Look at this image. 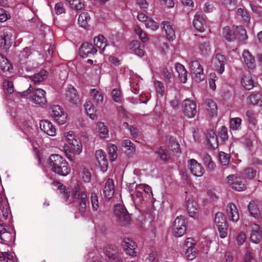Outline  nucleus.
Here are the masks:
<instances>
[{
    "label": "nucleus",
    "instance_id": "nucleus-1",
    "mask_svg": "<svg viewBox=\"0 0 262 262\" xmlns=\"http://www.w3.org/2000/svg\"><path fill=\"white\" fill-rule=\"evenodd\" d=\"M63 137L66 143L62 146L63 151L70 161L75 162L76 157L82 151V142L73 131L64 133Z\"/></svg>",
    "mask_w": 262,
    "mask_h": 262
},
{
    "label": "nucleus",
    "instance_id": "nucleus-2",
    "mask_svg": "<svg viewBox=\"0 0 262 262\" xmlns=\"http://www.w3.org/2000/svg\"><path fill=\"white\" fill-rule=\"evenodd\" d=\"M48 164L52 171L60 176H67L71 170L68 162L58 154L51 155L48 159Z\"/></svg>",
    "mask_w": 262,
    "mask_h": 262
},
{
    "label": "nucleus",
    "instance_id": "nucleus-3",
    "mask_svg": "<svg viewBox=\"0 0 262 262\" xmlns=\"http://www.w3.org/2000/svg\"><path fill=\"white\" fill-rule=\"evenodd\" d=\"M46 94L43 89L33 88L31 85L27 91L20 93L21 96H27L30 101L38 105L45 104L47 102Z\"/></svg>",
    "mask_w": 262,
    "mask_h": 262
},
{
    "label": "nucleus",
    "instance_id": "nucleus-4",
    "mask_svg": "<svg viewBox=\"0 0 262 262\" xmlns=\"http://www.w3.org/2000/svg\"><path fill=\"white\" fill-rule=\"evenodd\" d=\"M71 200L74 203H79L80 210L83 212L86 207L87 194L84 190L76 184L72 190Z\"/></svg>",
    "mask_w": 262,
    "mask_h": 262
},
{
    "label": "nucleus",
    "instance_id": "nucleus-5",
    "mask_svg": "<svg viewBox=\"0 0 262 262\" xmlns=\"http://www.w3.org/2000/svg\"><path fill=\"white\" fill-rule=\"evenodd\" d=\"M187 230L186 223L185 217L183 216H178L174 221L171 228L173 236L180 237L184 235Z\"/></svg>",
    "mask_w": 262,
    "mask_h": 262
},
{
    "label": "nucleus",
    "instance_id": "nucleus-6",
    "mask_svg": "<svg viewBox=\"0 0 262 262\" xmlns=\"http://www.w3.org/2000/svg\"><path fill=\"white\" fill-rule=\"evenodd\" d=\"M114 212L117 223L121 226H125L129 223L130 217L127 210L122 205H116L115 206Z\"/></svg>",
    "mask_w": 262,
    "mask_h": 262
},
{
    "label": "nucleus",
    "instance_id": "nucleus-7",
    "mask_svg": "<svg viewBox=\"0 0 262 262\" xmlns=\"http://www.w3.org/2000/svg\"><path fill=\"white\" fill-rule=\"evenodd\" d=\"M51 115L54 120L59 125H63L67 122V114L62 107L58 105H54L51 107Z\"/></svg>",
    "mask_w": 262,
    "mask_h": 262
},
{
    "label": "nucleus",
    "instance_id": "nucleus-8",
    "mask_svg": "<svg viewBox=\"0 0 262 262\" xmlns=\"http://www.w3.org/2000/svg\"><path fill=\"white\" fill-rule=\"evenodd\" d=\"M104 253L110 262H123L119 254V249L115 245H107L104 249Z\"/></svg>",
    "mask_w": 262,
    "mask_h": 262
},
{
    "label": "nucleus",
    "instance_id": "nucleus-9",
    "mask_svg": "<svg viewBox=\"0 0 262 262\" xmlns=\"http://www.w3.org/2000/svg\"><path fill=\"white\" fill-rule=\"evenodd\" d=\"M196 240L193 237H188L185 242V245L187 249L185 252V257L188 260L195 259L196 255Z\"/></svg>",
    "mask_w": 262,
    "mask_h": 262
},
{
    "label": "nucleus",
    "instance_id": "nucleus-10",
    "mask_svg": "<svg viewBox=\"0 0 262 262\" xmlns=\"http://www.w3.org/2000/svg\"><path fill=\"white\" fill-rule=\"evenodd\" d=\"M122 248L125 253L131 257H136L137 256L136 251L138 246L137 243L132 239L125 237L123 239Z\"/></svg>",
    "mask_w": 262,
    "mask_h": 262
},
{
    "label": "nucleus",
    "instance_id": "nucleus-11",
    "mask_svg": "<svg viewBox=\"0 0 262 262\" xmlns=\"http://www.w3.org/2000/svg\"><path fill=\"white\" fill-rule=\"evenodd\" d=\"M227 183L236 191H243L246 188L245 182L242 178L233 174L230 175L227 177Z\"/></svg>",
    "mask_w": 262,
    "mask_h": 262
},
{
    "label": "nucleus",
    "instance_id": "nucleus-12",
    "mask_svg": "<svg viewBox=\"0 0 262 262\" xmlns=\"http://www.w3.org/2000/svg\"><path fill=\"white\" fill-rule=\"evenodd\" d=\"M95 158L101 170L103 172L106 171L108 164L105 152L102 149L97 150L95 152Z\"/></svg>",
    "mask_w": 262,
    "mask_h": 262
},
{
    "label": "nucleus",
    "instance_id": "nucleus-13",
    "mask_svg": "<svg viewBox=\"0 0 262 262\" xmlns=\"http://www.w3.org/2000/svg\"><path fill=\"white\" fill-rule=\"evenodd\" d=\"M226 214L229 220L236 222L239 220V213L236 206L232 203L228 204L226 208Z\"/></svg>",
    "mask_w": 262,
    "mask_h": 262
},
{
    "label": "nucleus",
    "instance_id": "nucleus-14",
    "mask_svg": "<svg viewBox=\"0 0 262 262\" xmlns=\"http://www.w3.org/2000/svg\"><path fill=\"white\" fill-rule=\"evenodd\" d=\"M185 108L184 113L188 118H192L195 116L196 111V104L195 102L189 99H186L184 101Z\"/></svg>",
    "mask_w": 262,
    "mask_h": 262
},
{
    "label": "nucleus",
    "instance_id": "nucleus-15",
    "mask_svg": "<svg viewBox=\"0 0 262 262\" xmlns=\"http://www.w3.org/2000/svg\"><path fill=\"white\" fill-rule=\"evenodd\" d=\"M40 129L47 135L51 136L56 135V129L55 126L48 120H42L40 123Z\"/></svg>",
    "mask_w": 262,
    "mask_h": 262
},
{
    "label": "nucleus",
    "instance_id": "nucleus-16",
    "mask_svg": "<svg viewBox=\"0 0 262 262\" xmlns=\"http://www.w3.org/2000/svg\"><path fill=\"white\" fill-rule=\"evenodd\" d=\"M246 115L249 123L253 126V129H252L248 132V135L250 138L255 137V132L258 129L255 126L256 124V120L254 116L255 114L253 111L249 110L246 112Z\"/></svg>",
    "mask_w": 262,
    "mask_h": 262
},
{
    "label": "nucleus",
    "instance_id": "nucleus-17",
    "mask_svg": "<svg viewBox=\"0 0 262 262\" xmlns=\"http://www.w3.org/2000/svg\"><path fill=\"white\" fill-rule=\"evenodd\" d=\"M206 140L210 148L214 149L218 147L219 143L217 136L213 130L207 131L206 134Z\"/></svg>",
    "mask_w": 262,
    "mask_h": 262
},
{
    "label": "nucleus",
    "instance_id": "nucleus-18",
    "mask_svg": "<svg viewBox=\"0 0 262 262\" xmlns=\"http://www.w3.org/2000/svg\"><path fill=\"white\" fill-rule=\"evenodd\" d=\"M162 25L167 39L173 41L176 38V35L175 30L172 24L169 21H165L162 23Z\"/></svg>",
    "mask_w": 262,
    "mask_h": 262
},
{
    "label": "nucleus",
    "instance_id": "nucleus-19",
    "mask_svg": "<svg viewBox=\"0 0 262 262\" xmlns=\"http://www.w3.org/2000/svg\"><path fill=\"white\" fill-rule=\"evenodd\" d=\"M97 52V49L92 44L85 42L81 45L79 50V54L80 56L84 57V56H89L90 54H94Z\"/></svg>",
    "mask_w": 262,
    "mask_h": 262
},
{
    "label": "nucleus",
    "instance_id": "nucleus-20",
    "mask_svg": "<svg viewBox=\"0 0 262 262\" xmlns=\"http://www.w3.org/2000/svg\"><path fill=\"white\" fill-rule=\"evenodd\" d=\"M205 107L210 117L212 118L217 115V105L212 99H207L204 103Z\"/></svg>",
    "mask_w": 262,
    "mask_h": 262
},
{
    "label": "nucleus",
    "instance_id": "nucleus-21",
    "mask_svg": "<svg viewBox=\"0 0 262 262\" xmlns=\"http://www.w3.org/2000/svg\"><path fill=\"white\" fill-rule=\"evenodd\" d=\"M114 183L112 179H108L105 184L103 194L107 199H110L114 194Z\"/></svg>",
    "mask_w": 262,
    "mask_h": 262
},
{
    "label": "nucleus",
    "instance_id": "nucleus-22",
    "mask_svg": "<svg viewBox=\"0 0 262 262\" xmlns=\"http://www.w3.org/2000/svg\"><path fill=\"white\" fill-rule=\"evenodd\" d=\"M128 49L130 52L137 56L142 57L144 55V52L141 49L140 43L138 40L131 41L128 46Z\"/></svg>",
    "mask_w": 262,
    "mask_h": 262
},
{
    "label": "nucleus",
    "instance_id": "nucleus-23",
    "mask_svg": "<svg viewBox=\"0 0 262 262\" xmlns=\"http://www.w3.org/2000/svg\"><path fill=\"white\" fill-rule=\"evenodd\" d=\"M244 62L247 67L250 69H254L255 67V61L254 57L248 50H245L243 53Z\"/></svg>",
    "mask_w": 262,
    "mask_h": 262
},
{
    "label": "nucleus",
    "instance_id": "nucleus-24",
    "mask_svg": "<svg viewBox=\"0 0 262 262\" xmlns=\"http://www.w3.org/2000/svg\"><path fill=\"white\" fill-rule=\"evenodd\" d=\"M261 231L258 225L255 224L252 227L250 239L255 244H258L261 239Z\"/></svg>",
    "mask_w": 262,
    "mask_h": 262
},
{
    "label": "nucleus",
    "instance_id": "nucleus-25",
    "mask_svg": "<svg viewBox=\"0 0 262 262\" xmlns=\"http://www.w3.org/2000/svg\"><path fill=\"white\" fill-rule=\"evenodd\" d=\"M48 72L46 70H41L39 73L30 77V79L35 84H39L45 81L48 77Z\"/></svg>",
    "mask_w": 262,
    "mask_h": 262
},
{
    "label": "nucleus",
    "instance_id": "nucleus-26",
    "mask_svg": "<svg viewBox=\"0 0 262 262\" xmlns=\"http://www.w3.org/2000/svg\"><path fill=\"white\" fill-rule=\"evenodd\" d=\"M247 103L250 105H262V92L253 93L247 99Z\"/></svg>",
    "mask_w": 262,
    "mask_h": 262
},
{
    "label": "nucleus",
    "instance_id": "nucleus-27",
    "mask_svg": "<svg viewBox=\"0 0 262 262\" xmlns=\"http://www.w3.org/2000/svg\"><path fill=\"white\" fill-rule=\"evenodd\" d=\"M201 158L204 165L207 170L212 171L215 167V164L212 160L211 156L207 153H204L201 155Z\"/></svg>",
    "mask_w": 262,
    "mask_h": 262
},
{
    "label": "nucleus",
    "instance_id": "nucleus-28",
    "mask_svg": "<svg viewBox=\"0 0 262 262\" xmlns=\"http://www.w3.org/2000/svg\"><path fill=\"white\" fill-rule=\"evenodd\" d=\"M84 109L87 115L92 120H96L97 115L96 114V110L92 104V102L88 100L84 104Z\"/></svg>",
    "mask_w": 262,
    "mask_h": 262
},
{
    "label": "nucleus",
    "instance_id": "nucleus-29",
    "mask_svg": "<svg viewBox=\"0 0 262 262\" xmlns=\"http://www.w3.org/2000/svg\"><path fill=\"white\" fill-rule=\"evenodd\" d=\"M187 210L190 217L195 219L196 217V202L193 199H189L187 202Z\"/></svg>",
    "mask_w": 262,
    "mask_h": 262
},
{
    "label": "nucleus",
    "instance_id": "nucleus-30",
    "mask_svg": "<svg viewBox=\"0 0 262 262\" xmlns=\"http://www.w3.org/2000/svg\"><path fill=\"white\" fill-rule=\"evenodd\" d=\"M175 69L180 80L183 83H185L187 79V73L185 67L182 64L177 63L175 65Z\"/></svg>",
    "mask_w": 262,
    "mask_h": 262
},
{
    "label": "nucleus",
    "instance_id": "nucleus-31",
    "mask_svg": "<svg viewBox=\"0 0 262 262\" xmlns=\"http://www.w3.org/2000/svg\"><path fill=\"white\" fill-rule=\"evenodd\" d=\"M241 84L246 90H250L255 86L252 77L250 74L243 76L241 79Z\"/></svg>",
    "mask_w": 262,
    "mask_h": 262
},
{
    "label": "nucleus",
    "instance_id": "nucleus-32",
    "mask_svg": "<svg viewBox=\"0 0 262 262\" xmlns=\"http://www.w3.org/2000/svg\"><path fill=\"white\" fill-rule=\"evenodd\" d=\"M11 42L10 40V36L8 34L3 33L0 36V49L2 51L7 52L11 47Z\"/></svg>",
    "mask_w": 262,
    "mask_h": 262
},
{
    "label": "nucleus",
    "instance_id": "nucleus-33",
    "mask_svg": "<svg viewBox=\"0 0 262 262\" xmlns=\"http://www.w3.org/2000/svg\"><path fill=\"white\" fill-rule=\"evenodd\" d=\"M248 210L250 214L255 218L260 216V210L258 204L256 201H251L248 206Z\"/></svg>",
    "mask_w": 262,
    "mask_h": 262
},
{
    "label": "nucleus",
    "instance_id": "nucleus-34",
    "mask_svg": "<svg viewBox=\"0 0 262 262\" xmlns=\"http://www.w3.org/2000/svg\"><path fill=\"white\" fill-rule=\"evenodd\" d=\"M90 96L92 99L98 104H102L103 101V95L102 93L96 89H92L91 90Z\"/></svg>",
    "mask_w": 262,
    "mask_h": 262
},
{
    "label": "nucleus",
    "instance_id": "nucleus-35",
    "mask_svg": "<svg viewBox=\"0 0 262 262\" xmlns=\"http://www.w3.org/2000/svg\"><path fill=\"white\" fill-rule=\"evenodd\" d=\"M0 68L3 72H10L13 69L8 59L1 54H0Z\"/></svg>",
    "mask_w": 262,
    "mask_h": 262
},
{
    "label": "nucleus",
    "instance_id": "nucleus-36",
    "mask_svg": "<svg viewBox=\"0 0 262 262\" xmlns=\"http://www.w3.org/2000/svg\"><path fill=\"white\" fill-rule=\"evenodd\" d=\"M97 133L101 138H106L108 136V129L102 122L97 124Z\"/></svg>",
    "mask_w": 262,
    "mask_h": 262
},
{
    "label": "nucleus",
    "instance_id": "nucleus-37",
    "mask_svg": "<svg viewBox=\"0 0 262 262\" xmlns=\"http://www.w3.org/2000/svg\"><path fill=\"white\" fill-rule=\"evenodd\" d=\"M90 17L88 12L81 13L78 17V21L80 27L86 28L88 26V21Z\"/></svg>",
    "mask_w": 262,
    "mask_h": 262
},
{
    "label": "nucleus",
    "instance_id": "nucleus-38",
    "mask_svg": "<svg viewBox=\"0 0 262 262\" xmlns=\"http://www.w3.org/2000/svg\"><path fill=\"white\" fill-rule=\"evenodd\" d=\"M94 45L102 51L106 46V40L103 36L99 35L94 38Z\"/></svg>",
    "mask_w": 262,
    "mask_h": 262
},
{
    "label": "nucleus",
    "instance_id": "nucleus-39",
    "mask_svg": "<svg viewBox=\"0 0 262 262\" xmlns=\"http://www.w3.org/2000/svg\"><path fill=\"white\" fill-rule=\"evenodd\" d=\"M216 59L220 64V68L217 70V72L221 74L225 70V64L226 63V57L220 53H217L216 55Z\"/></svg>",
    "mask_w": 262,
    "mask_h": 262
},
{
    "label": "nucleus",
    "instance_id": "nucleus-40",
    "mask_svg": "<svg viewBox=\"0 0 262 262\" xmlns=\"http://www.w3.org/2000/svg\"><path fill=\"white\" fill-rule=\"evenodd\" d=\"M214 222L217 227L225 226V225L227 224L224 214L221 212H218L215 214Z\"/></svg>",
    "mask_w": 262,
    "mask_h": 262
},
{
    "label": "nucleus",
    "instance_id": "nucleus-41",
    "mask_svg": "<svg viewBox=\"0 0 262 262\" xmlns=\"http://www.w3.org/2000/svg\"><path fill=\"white\" fill-rule=\"evenodd\" d=\"M91 207H92L93 211H94V212L98 211L99 209V207H100V205H99L98 195L95 192H93L91 194Z\"/></svg>",
    "mask_w": 262,
    "mask_h": 262
},
{
    "label": "nucleus",
    "instance_id": "nucleus-42",
    "mask_svg": "<svg viewBox=\"0 0 262 262\" xmlns=\"http://www.w3.org/2000/svg\"><path fill=\"white\" fill-rule=\"evenodd\" d=\"M9 249L7 251L0 252V262H10L14 258V255L12 253H9Z\"/></svg>",
    "mask_w": 262,
    "mask_h": 262
},
{
    "label": "nucleus",
    "instance_id": "nucleus-43",
    "mask_svg": "<svg viewBox=\"0 0 262 262\" xmlns=\"http://www.w3.org/2000/svg\"><path fill=\"white\" fill-rule=\"evenodd\" d=\"M135 33L138 36L139 38L143 42L148 40V37L145 32L139 26H136L134 29Z\"/></svg>",
    "mask_w": 262,
    "mask_h": 262
},
{
    "label": "nucleus",
    "instance_id": "nucleus-44",
    "mask_svg": "<svg viewBox=\"0 0 262 262\" xmlns=\"http://www.w3.org/2000/svg\"><path fill=\"white\" fill-rule=\"evenodd\" d=\"M223 34L225 38L229 41H233L235 38L234 33L229 27H226L223 29Z\"/></svg>",
    "mask_w": 262,
    "mask_h": 262
},
{
    "label": "nucleus",
    "instance_id": "nucleus-45",
    "mask_svg": "<svg viewBox=\"0 0 262 262\" xmlns=\"http://www.w3.org/2000/svg\"><path fill=\"white\" fill-rule=\"evenodd\" d=\"M108 153L112 161H115L117 158V147L116 145L111 144L108 146Z\"/></svg>",
    "mask_w": 262,
    "mask_h": 262
},
{
    "label": "nucleus",
    "instance_id": "nucleus-46",
    "mask_svg": "<svg viewBox=\"0 0 262 262\" xmlns=\"http://www.w3.org/2000/svg\"><path fill=\"white\" fill-rule=\"evenodd\" d=\"M70 5L72 8L77 10H81L84 8V4L82 3L81 0H66Z\"/></svg>",
    "mask_w": 262,
    "mask_h": 262
},
{
    "label": "nucleus",
    "instance_id": "nucleus-47",
    "mask_svg": "<svg viewBox=\"0 0 262 262\" xmlns=\"http://www.w3.org/2000/svg\"><path fill=\"white\" fill-rule=\"evenodd\" d=\"M210 241L207 238H204L200 243V247L201 248V252L207 254L209 250Z\"/></svg>",
    "mask_w": 262,
    "mask_h": 262
},
{
    "label": "nucleus",
    "instance_id": "nucleus-48",
    "mask_svg": "<svg viewBox=\"0 0 262 262\" xmlns=\"http://www.w3.org/2000/svg\"><path fill=\"white\" fill-rule=\"evenodd\" d=\"M207 27L206 20L202 16L198 15V31L203 32Z\"/></svg>",
    "mask_w": 262,
    "mask_h": 262
},
{
    "label": "nucleus",
    "instance_id": "nucleus-49",
    "mask_svg": "<svg viewBox=\"0 0 262 262\" xmlns=\"http://www.w3.org/2000/svg\"><path fill=\"white\" fill-rule=\"evenodd\" d=\"M122 145L130 153H133L135 151V146L134 144L129 140L126 139L123 141Z\"/></svg>",
    "mask_w": 262,
    "mask_h": 262
},
{
    "label": "nucleus",
    "instance_id": "nucleus-50",
    "mask_svg": "<svg viewBox=\"0 0 262 262\" xmlns=\"http://www.w3.org/2000/svg\"><path fill=\"white\" fill-rule=\"evenodd\" d=\"M154 86L157 93L163 96L165 93V88L163 84L160 81H155Z\"/></svg>",
    "mask_w": 262,
    "mask_h": 262
},
{
    "label": "nucleus",
    "instance_id": "nucleus-51",
    "mask_svg": "<svg viewBox=\"0 0 262 262\" xmlns=\"http://www.w3.org/2000/svg\"><path fill=\"white\" fill-rule=\"evenodd\" d=\"M145 27L152 31H156L159 28V25L154 19L150 18L147 19V21L144 24Z\"/></svg>",
    "mask_w": 262,
    "mask_h": 262
},
{
    "label": "nucleus",
    "instance_id": "nucleus-52",
    "mask_svg": "<svg viewBox=\"0 0 262 262\" xmlns=\"http://www.w3.org/2000/svg\"><path fill=\"white\" fill-rule=\"evenodd\" d=\"M219 160L220 163L223 165H227L230 160V155L224 152L219 153Z\"/></svg>",
    "mask_w": 262,
    "mask_h": 262
},
{
    "label": "nucleus",
    "instance_id": "nucleus-53",
    "mask_svg": "<svg viewBox=\"0 0 262 262\" xmlns=\"http://www.w3.org/2000/svg\"><path fill=\"white\" fill-rule=\"evenodd\" d=\"M237 14L241 16L246 23H248L250 19V16L246 10L242 8L238 9Z\"/></svg>",
    "mask_w": 262,
    "mask_h": 262
},
{
    "label": "nucleus",
    "instance_id": "nucleus-54",
    "mask_svg": "<svg viewBox=\"0 0 262 262\" xmlns=\"http://www.w3.org/2000/svg\"><path fill=\"white\" fill-rule=\"evenodd\" d=\"M4 91L7 94H12L14 92L13 84L12 82L5 80L3 82Z\"/></svg>",
    "mask_w": 262,
    "mask_h": 262
},
{
    "label": "nucleus",
    "instance_id": "nucleus-55",
    "mask_svg": "<svg viewBox=\"0 0 262 262\" xmlns=\"http://www.w3.org/2000/svg\"><path fill=\"white\" fill-rule=\"evenodd\" d=\"M113 100L116 102H120L122 100V93L119 89H114L112 93Z\"/></svg>",
    "mask_w": 262,
    "mask_h": 262
},
{
    "label": "nucleus",
    "instance_id": "nucleus-56",
    "mask_svg": "<svg viewBox=\"0 0 262 262\" xmlns=\"http://www.w3.org/2000/svg\"><path fill=\"white\" fill-rule=\"evenodd\" d=\"M157 152L162 160H166L169 158V156L167 154V150L164 147H160Z\"/></svg>",
    "mask_w": 262,
    "mask_h": 262
},
{
    "label": "nucleus",
    "instance_id": "nucleus-57",
    "mask_svg": "<svg viewBox=\"0 0 262 262\" xmlns=\"http://www.w3.org/2000/svg\"><path fill=\"white\" fill-rule=\"evenodd\" d=\"M14 236L7 230L4 232V233L1 237L0 239H1L4 242L6 243H11L13 241Z\"/></svg>",
    "mask_w": 262,
    "mask_h": 262
},
{
    "label": "nucleus",
    "instance_id": "nucleus-58",
    "mask_svg": "<svg viewBox=\"0 0 262 262\" xmlns=\"http://www.w3.org/2000/svg\"><path fill=\"white\" fill-rule=\"evenodd\" d=\"M242 119L239 118H232L230 120V127L234 130L237 129L241 126Z\"/></svg>",
    "mask_w": 262,
    "mask_h": 262
},
{
    "label": "nucleus",
    "instance_id": "nucleus-59",
    "mask_svg": "<svg viewBox=\"0 0 262 262\" xmlns=\"http://www.w3.org/2000/svg\"><path fill=\"white\" fill-rule=\"evenodd\" d=\"M188 168L190 171V172L194 176H196V161L194 159H191L189 161Z\"/></svg>",
    "mask_w": 262,
    "mask_h": 262
},
{
    "label": "nucleus",
    "instance_id": "nucleus-60",
    "mask_svg": "<svg viewBox=\"0 0 262 262\" xmlns=\"http://www.w3.org/2000/svg\"><path fill=\"white\" fill-rule=\"evenodd\" d=\"M216 76L215 73H212L210 74V78L209 79V84L211 89L214 91L216 89L215 78Z\"/></svg>",
    "mask_w": 262,
    "mask_h": 262
},
{
    "label": "nucleus",
    "instance_id": "nucleus-61",
    "mask_svg": "<svg viewBox=\"0 0 262 262\" xmlns=\"http://www.w3.org/2000/svg\"><path fill=\"white\" fill-rule=\"evenodd\" d=\"M218 230L220 237L221 238H225L228 234V224L225 225V226L218 227Z\"/></svg>",
    "mask_w": 262,
    "mask_h": 262
},
{
    "label": "nucleus",
    "instance_id": "nucleus-62",
    "mask_svg": "<svg viewBox=\"0 0 262 262\" xmlns=\"http://www.w3.org/2000/svg\"><path fill=\"white\" fill-rule=\"evenodd\" d=\"M81 174L83 181L85 182H89L91 180V174L90 172L85 168H83L81 172Z\"/></svg>",
    "mask_w": 262,
    "mask_h": 262
},
{
    "label": "nucleus",
    "instance_id": "nucleus-63",
    "mask_svg": "<svg viewBox=\"0 0 262 262\" xmlns=\"http://www.w3.org/2000/svg\"><path fill=\"white\" fill-rule=\"evenodd\" d=\"M55 11L57 14H61L65 12V8L61 3H58L55 5Z\"/></svg>",
    "mask_w": 262,
    "mask_h": 262
},
{
    "label": "nucleus",
    "instance_id": "nucleus-64",
    "mask_svg": "<svg viewBox=\"0 0 262 262\" xmlns=\"http://www.w3.org/2000/svg\"><path fill=\"white\" fill-rule=\"evenodd\" d=\"M246 239V234L243 232H239L236 237V241L237 244L238 245H243L244 243L245 242Z\"/></svg>",
    "mask_w": 262,
    "mask_h": 262
}]
</instances>
